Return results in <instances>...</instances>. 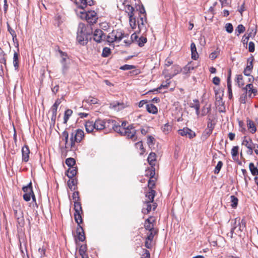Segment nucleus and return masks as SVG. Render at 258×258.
I'll use <instances>...</instances> for the list:
<instances>
[{
    "mask_svg": "<svg viewBox=\"0 0 258 258\" xmlns=\"http://www.w3.org/2000/svg\"><path fill=\"white\" fill-rule=\"evenodd\" d=\"M156 194V192L155 190L149 189V191H147L145 194V201L154 202V199Z\"/></svg>",
    "mask_w": 258,
    "mask_h": 258,
    "instance_id": "4be33fe9",
    "label": "nucleus"
},
{
    "mask_svg": "<svg viewBox=\"0 0 258 258\" xmlns=\"http://www.w3.org/2000/svg\"><path fill=\"white\" fill-rule=\"evenodd\" d=\"M122 5L124 6L122 10L127 14L129 18V23L130 26L133 29H135L137 27L136 19L135 17V9L131 5L127 4L126 1L122 3Z\"/></svg>",
    "mask_w": 258,
    "mask_h": 258,
    "instance_id": "7ed1b4c3",
    "label": "nucleus"
},
{
    "mask_svg": "<svg viewBox=\"0 0 258 258\" xmlns=\"http://www.w3.org/2000/svg\"><path fill=\"white\" fill-rule=\"evenodd\" d=\"M255 50V45L253 42L250 41L248 44V50L250 52H254Z\"/></svg>",
    "mask_w": 258,
    "mask_h": 258,
    "instance_id": "774afa93",
    "label": "nucleus"
},
{
    "mask_svg": "<svg viewBox=\"0 0 258 258\" xmlns=\"http://www.w3.org/2000/svg\"><path fill=\"white\" fill-rule=\"evenodd\" d=\"M104 123L105 129L108 131L113 130L115 131V127L116 126V122L115 120L111 119L104 120Z\"/></svg>",
    "mask_w": 258,
    "mask_h": 258,
    "instance_id": "aec40b11",
    "label": "nucleus"
},
{
    "mask_svg": "<svg viewBox=\"0 0 258 258\" xmlns=\"http://www.w3.org/2000/svg\"><path fill=\"white\" fill-rule=\"evenodd\" d=\"M161 130L162 132L165 135L168 134L172 130L171 125L169 124V123H165L162 127Z\"/></svg>",
    "mask_w": 258,
    "mask_h": 258,
    "instance_id": "ea45409f",
    "label": "nucleus"
},
{
    "mask_svg": "<svg viewBox=\"0 0 258 258\" xmlns=\"http://www.w3.org/2000/svg\"><path fill=\"white\" fill-rule=\"evenodd\" d=\"M156 221L155 218L153 216H150L148 218L145 220L144 226L147 231H151L152 230L158 229V228L155 227Z\"/></svg>",
    "mask_w": 258,
    "mask_h": 258,
    "instance_id": "f8f14e48",
    "label": "nucleus"
},
{
    "mask_svg": "<svg viewBox=\"0 0 258 258\" xmlns=\"http://www.w3.org/2000/svg\"><path fill=\"white\" fill-rule=\"evenodd\" d=\"M22 161L27 162L29 159L30 150L27 145H25L22 148Z\"/></svg>",
    "mask_w": 258,
    "mask_h": 258,
    "instance_id": "6ab92c4d",
    "label": "nucleus"
},
{
    "mask_svg": "<svg viewBox=\"0 0 258 258\" xmlns=\"http://www.w3.org/2000/svg\"><path fill=\"white\" fill-rule=\"evenodd\" d=\"M7 27H8V31L9 32V33L11 34V35L12 36L13 42L15 43L16 42L17 43V47H18L19 44H18V40L17 39V34H16V32L15 31V30L14 29H13L11 27L10 24L8 23H7Z\"/></svg>",
    "mask_w": 258,
    "mask_h": 258,
    "instance_id": "c85d7f7f",
    "label": "nucleus"
},
{
    "mask_svg": "<svg viewBox=\"0 0 258 258\" xmlns=\"http://www.w3.org/2000/svg\"><path fill=\"white\" fill-rule=\"evenodd\" d=\"M73 111L70 109H67L64 113L63 122L67 123L70 117L72 115Z\"/></svg>",
    "mask_w": 258,
    "mask_h": 258,
    "instance_id": "a19ab883",
    "label": "nucleus"
},
{
    "mask_svg": "<svg viewBox=\"0 0 258 258\" xmlns=\"http://www.w3.org/2000/svg\"><path fill=\"white\" fill-rule=\"evenodd\" d=\"M251 33H249L247 35H244V36L242 37V41L244 45H247L248 43V41L249 40V37L251 36Z\"/></svg>",
    "mask_w": 258,
    "mask_h": 258,
    "instance_id": "4d7b16f0",
    "label": "nucleus"
},
{
    "mask_svg": "<svg viewBox=\"0 0 258 258\" xmlns=\"http://www.w3.org/2000/svg\"><path fill=\"white\" fill-rule=\"evenodd\" d=\"M74 192L72 194V200L74 202V218L76 222H78V220H81V216L83 215V211L81 203V198L80 193L78 191L74 190Z\"/></svg>",
    "mask_w": 258,
    "mask_h": 258,
    "instance_id": "f03ea898",
    "label": "nucleus"
},
{
    "mask_svg": "<svg viewBox=\"0 0 258 258\" xmlns=\"http://www.w3.org/2000/svg\"><path fill=\"white\" fill-rule=\"evenodd\" d=\"M66 163L68 166L71 167H73V166L76 164V161L73 158H69L66 159Z\"/></svg>",
    "mask_w": 258,
    "mask_h": 258,
    "instance_id": "603ef678",
    "label": "nucleus"
},
{
    "mask_svg": "<svg viewBox=\"0 0 258 258\" xmlns=\"http://www.w3.org/2000/svg\"><path fill=\"white\" fill-rule=\"evenodd\" d=\"M247 94L244 92V93L241 95L239 99L241 103H246L247 100Z\"/></svg>",
    "mask_w": 258,
    "mask_h": 258,
    "instance_id": "6e6d98bb",
    "label": "nucleus"
},
{
    "mask_svg": "<svg viewBox=\"0 0 258 258\" xmlns=\"http://www.w3.org/2000/svg\"><path fill=\"white\" fill-rule=\"evenodd\" d=\"M80 17L82 19H85L90 24H93L97 22L98 15L94 11H88L86 12L81 11Z\"/></svg>",
    "mask_w": 258,
    "mask_h": 258,
    "instance_id": "423d86ee",
    "label": "nucleus"
},
{
    "mask_svg": "<svg viewBox=\"0 0 258 258\" xmlns=\"http://www.w3.org/2000/svg\"><path fill=\"white\" fill-rule=\"evenodd\" d=\"M23 191L25 192V194L26 193H31L33 194V191L32 189V183L31 182H30L27 186H24L22 188Z\"/></svg>",
    "mask_w": 258,
    "mask_h": 258,
    "instance_id": "37998d69",
    "label": "nucleus"
},
{
    "mask_svg": "<svg viewBox=\"0 0 258 258\" xmlns=\"http://www.w3.org/2000/svg\"><path fill=\"white\" fill-rule=\"evenodd\" d=\"M235 31L238 33L237 34L238 35L245 31V28L243 25L240 24L236 27Z\"/></svg>",
    "mask_w": 258,
    "mask_h": 258,
    "instance_id": "5fc2aeb1",
    "label": "nucleus"
},
{
    "mask_svg": "<svg viewBox=\"0 0 258 258\" xmlns=\"http://www.w3.org/2000/svg\"><path fill=\"white\" fill-rule=\"evenodd\" d=\"M85 137L84 132L81 129L73 131L70 134L67 130H64L61 134L62 141L64 143L63 150L66 154L68 151H75L78 148V144L80 143Z\"/></svg>",
    "mask_w": 258,
    "mask_h": 258,
    "instance_id": "f257e3e1",
    "label": "nucleus"
},
{
    "mask_svg": "<svg viewBox=\"0 0 258 258\" xmlns=\"http://www.w3.org/2000/svg\"><path fill=\"white\" fill-rule=\"evenodd\" d=\"M111 53V50L108 47H104L103 49L102 56L104 57H108Z\"/></svg>",
    "mask_w": 258,
    "mask_h": 258,
    "instance_id": "3c124183",
    "label": "nucleus"
},
{
    "mask_svg": "<svg viewBox=\"0 0 258 258\" xmlns=\"http://www.w3.org/2000/svg\"><path fill=\"white\" fill-rule=\"evenodd\" d=\"M157 207V204L154 202H144V207L142 209V212L144 214H148L151 210L154 211Z\"/></svg>",
    "mask_w": 258,
    "mask_h": 258,
    "instance_id": "ddd939ff",
    "label": "nucleus"
},
{
    "mask_svg": "<svg viewBox=\"0 0 258 258\" xmlns=\"http://www.w3.org/2000/svg\"><path fill=\"white\" fill-rule=\"evenodd\" d=\"M86 37V34L83 33V34H80L79 33H77V39L78 41L81 44H84V39Z\"/></svg>",
    "mask_w": 258,
    "mask_h": 258,
    "instance_id": "09e8293b",
    "label": "nucleus"
},
{
    "mask_svg": "<svg viewBox=\"0 0 258 258\" xmlns=\"http://www.w3.org/2000/svg\"><path fill=\"white\" fill-rule=\"evenodd\" d=\"M58 51L59 53L60 56L61 57V63L66 62L67 59L68 58L67 53L65 52L62 51L59 48L58 49Z\"/></svg>",
    "mask_w": 258,
    "mask_h": 258,
    "instance_id": "49530a36",
    "label": "nucleus"
},
{
    "mask_svg": "<svg viewBox=\"0 0 258 258\" xmlns=\"http://www.w3.org/2000/svg\"><path fill=\"white\" fill-rule=\"evenodd\" d=\"M138 36L137 35L136 33H134L131 35L130 40H132V43L134 42L136 43L138 41Z\"/></svg>",
    "mask_w": 258,
    "mask_h": 258,
    "instance_id": "69168bd1",
    "label": "nucleus"
},
{
    "mask_svg": "<svg viewBox=\"0 0 258 258\" xmlns=\"http://www.w3.org/2000/svg\"><path fill=\"white\" fill-rule=\"evenodd\" d=\"M249 169L253 176L258 175V168L253 163L251 162L249 164Z\"/></svg>",
    "mask_w": 258,
    "mask_h": 258,
    "instance_id": "4c0bfd02",
    "label": "nucleus"
},
{
    "mask_svg": "<svg viewBox=\"0 0 258 258\" xmlns=\"http://www.w3.org/2000/svg\"><path fill=\"white\" fill-rule=\"evenodd\" d=\"M144 253L143 254L141 258H150V253L148 250L144 249Z\"/></svg>",
    "mask_w": 258,
    "mask_h": 258,
    "instance_id": "338daca9",
    "label": "nucleus"
},
{
    "mask_svg": "<svg viewBox=\"0 0 258 258\" xmlns=\"http://www.w3.org/2000/svg\"><path fill=\"white\" fill-rule=\"evenodd\" d=\"M147 39L146 37L141 36L139 38L137 44L140 47L144 46L145 44L147 42Z\"/></svg>",
    "mask_w": 258,
    "mask_h": 258,
    "instance_id": "a18cd8bd",
    "label": "nucleus"
},
{
    "mask_svg": "<svg viewBox=\"0 0 258 258\" xmlns=\"http://www.w3.org/2000/svg\"><path fill=\"white\" fill-rule=\"evenodd\" d=\"M230 200H231V202L232 203L231 205V207L233 208H236L238 205V200L237 198H236L234 196H231L230 197Z\"/></svg>",
    "mask_w": 258,
    "mask_h": 258,
    "instance_id": "de8ad7c7",
    "label": "nucleus"
},
{
    "mask_svg": "<svg viewBox=\"0 0 258 258\" xmlns=\"http://www.w3.org/2000/svg\"><path fill=\"white\" fill-rule=\"evenodd\" d=\"M117 127L118 130L117 129V130L119 131V134L121 135L125 136L126 138L131 140L133 142H135L138 140L137 131L133 124L127 126L126 128Z\"/></svg>",
    "mask_w": 258,
    "mask_h": 258,
    "instance_id": "20e7f679",
    "label": "nucleus"
},
{
    "mask_svg": "<svg viewBox=\"0 0 258 258\" xmlns=\"http://www.w3.org/2000/svg\"><path fill=\"white\" fill-rule=\"evenodd\" d=\"M226 30L229 33H231L233 32V28L231 23H227L225 26Z\"/></svg>",
    "mask_w": 258,
    "mask_h": 258,
    "instance_id": "680f3d73",
    "label": "nucleus"
},
{
    "mask_svg": "<svg viewBox=\"0 0 258 258\" xmlns=\"http://www.w3.org/2000/svg\"><path fill=\"white\" fill-rule=\"evenodd\" d=\"M242 90L247 94L249 98L255 96L257 93V90L253 88V84L251 83L247 84L242 88Z\"/></svg>",
    "mask_w": 258,
    "mask_h": 258,
    "instance_id": "4468645a",
    "label": "nucleus"
},
{
    "mask_svg": "<svg viewBox=\"0 0 258 258\" xmlns=\"http://www.w3.org/2000/svg\"><path fill=\"white\" fill-rule=\"evenodd\" d=\"M93 39L97 43L101 42L105 39L103 31L100 29H96L93 34Z\"/></svg>",
    "mask_w": 258,
    "mask_h": 258,
    "instance_id": "a211bd4d",
    "label": "nucleus"
},
{
    "mask_svg": "<svg viewBox=\"0 0 258 258\" xmlns=\"http://www.w3.org/2000/svg\"><path fill=\"white\" fill-rule=\"evenodd\" d=\"M247 61V66L244 69L243 74L245 76H249L253 69L252 59L250 61L248 59Z\"/></svg>",
    "mask_w": 258,
    "mask_h": 258,
    "instance_id": "b1692460",
    "label": "nucleus"
},
{
    "mask_svg": "<svg viewBox=\"0 0 258 258\" xmlns=\"http://www.w3.org/2000/svg\"><path fill=\"white\" fill-rule=\"evenodd\" d=\"M157 180V177L149 178L148 182V187L149 189L154 190V188L155 187Z\"/></svg>",
    "mask_w": 258,
    "mask_h": 258,
    "instance_id": "c9c22d12",
    "label": "nucleus"
},
{
    "mask_svg": "<svg viewBox=\"0 0 258 258\" xmlns=\"http://www.w3.org/2000/svg\"><path fill=\"white\" fill-rule=\"evenodd\" d=\"M235 82L237 84L239 87H242L245 85L244 78L241 74L236 75Z\"/></svg>",
    "mask_w": 258,
    "mask_h": 258,
    "instance_id": "72a5a7b5",
    "label": "nucleus"
},
{
    "mask_svg": "<svg viewBox=\"0 0 258 258\" xmlns=\"http://www.w3.org/2000/svg\"><path fill=\"white\" fill-rule=\"evenodd\" d=\"M191 108H193L196 110V113L198 116L200 115V102L198 99H195L193 100V103H191L189 105Z\"/></svg>",
    "mask_w": 258,
    "mask_h": 258,
    "instance_id": "393cba45",
    "label": "nucleus"
},
{
    "mask_svg": "<svg viewBox=\"0 0 258 258\" xmlns=\"http://www.w3.org/2000/svg\"><path fill=\"white\" fill-rule=\"evenodd\" d=\"M169 81V80H167L165 83L162 84L158 88L155 89L154 90L158 91V90L161 89L162 88H167L169 86L170 83V82Z\"/></svg>",
    "mask_w": 258,
    "mask_h": 258,
    "instance_id": "bf43d9fd",
    "label": "nucleus"
},
{
    "mask_svg": "<svg viewBox=\"0 0 258 258\" xmlns=\"http://www.w3.org/2000/svg\"><path fill=\"white\" fill-rule=\"evenodd\" d=\"M38 252L39 253L40 256L41 258H42L45 256L46 249L43 246L42 247H40L38 249Z\"/></svg>",
    "mask_w": 258,
    "mask_h": 258,
    "instance_id": "0e129e2a",
    "label": "nucleus"
},
{
    "mask_svg": "<svg viewBox=\"0 0 258 258\" xmlns=\"http://www.w3.org/2000/svg\"><path fill=\"white\" fill-rule=\"evenodd\" d=\"M247 125L248 129L249 130L250 132L252 134H254L255 133L256 131V127L254 123V122L251 120H247Z\"/></svg>",
    "mask_w": 258,
    "mask_h": 258,
    "instance_id": "f704fd0d",
    "label": "nucleus"
},
{
    "mask_svg": "<svg viewBox=\"0 0 258 258\" xmlns=\"http://www.w3.org/2000/svg\"><path fill=\"white\" fill-rule=\"evenodd\" d=\"M76 5L79 8L84 10L87 6H92L95 2L93 0H75Z\"/></svg>",
    "mask_w": 258,
    "mask_h": 258,
    "instance_id": "f3484780",
    "label": "nucleus"
},
{
    "mask_svg": "<svg viewBox=\"0 0 258 258\" xmlns=\"http://www.w3.org/2000/svg\"><path fill=\"white\" fill-rule=\"evenodd\" d=\"M19 53L18 52H15L13 56V64L15 67V69L16 70H18L19 68Z\"/></svg>",
    "mask_w": 258,
    "mask_h": 258,
    "instance_id": "e433bc0d",
    "label": "nucleus"
},
{
    "mask_svg": "<svg viewBox=\"0 0 258 258\" xmlns=\"http://www.w3.org/2000/svg\"><path fill=\"white\" fill-rule=\"evenodd\" d=\"M145 175L149 177V178L156 177L155 166H151L150 168H148V169L146 170Z\"/></svg>",
    "mask_w": 258,
    "mask_h": 258,
    "instance_id": "7c9ffc66",
    "label": "nucleus"
},
{
    "mask_svg": "<svg viewBox=\"0 0 258 258\" xmlns=\"http://www.w3.org/2000/svg\"><path fill=\"white\" fill-rule=\"evenodd\" d=\"M239 147L238 146H234L231 149V155L233 159H235V157L238 155Z\"/></svg>",
    "mask_w": 258,
    "mask_h": 258,
    "instance_id": "8fccbe9b",
    "label": "nucleus"
},
{
    "mask_svg": "<svg viewBox=\"0 0 258 258\" xmlns=\"http://www.w3.org/2000/svg\"><path fill=\"white\" fill-rule=\"evenodd\" d=\"M146 110L149 113L153 114H156L158 113L157 107L152 103L147 104L146 105Z\"/></svg>",
    "mask_w": 258,
    "mask_h": 258,
    "instance_id": "bb28decb",
    "label": "nucleus"
},
{
    "mask_svg": "<svg viewBox=\"0 0 258 258\" xmlns=\"http://www.w3.org/2000/svg\"><path fill=\"white\" fill-rule=\"evenodd\" d=\"M190 49L191 52V58L194 60H196L199 57V54L197 51L196 44L194 42L191 43Z\"/></svg>",
    "mask_w": 258,
    "mask_h": 258,
    "instance_id": "2f4dec72",
    "label": "nucleus"
},
{
    "mask_svg": "<svg viewBox=\"0 0 258 258\" xmlns=\"http://www.w3.org/2000/svg\"><path fill=\"white\" fill-rule=\"evenodd\" d=\"M228 88V97L230 99L232 98V85L231 83L228 82V84H227Z\"/></svg>",
    "mask_w": 258,
    "mask_h": 258,
    "instance_id": "052dcab7",
    "label": "nucleus"
},
{
    "mask_svg": "<svg viewBox=\"0 0 258 258\" xmlns=\"http://www.w3.org/2000/svg\"><path fill=\"white\" fill-rule=\"evenodd\" d=\"M197 66L196 65L195 63L190 61L188 62L185 67L181 70L180 68L177 66H174L172 68L175 70L174 73L170 75V78L173 77L174 76L178 74L180 71H181L183 74L186 75L187 76H189L191 71L197 68Z\"/></svg>",
    "mask_w": 258,
    "mask_h": 258,
    "instance_id": "39448f33",
    "label": "nucleus"
},
{
    "mask_svg": "<svg viewBox=\"0 0 258 258\" xmlns=\"http://www.w3.org/2000/svg\"><path fill=\"white\" fill-rule=\"evenodd\" d=\"M232 221H233V224L230 232V236L231 238L233 237L234 230L236 229L237 226H239V230L241 232L243 231V230L246 228V221L244 218H243L240 221V218H236L233 220H232Z\"/></svg>",
    "mask_w": 258,
    "mask_h": 258,
    "instance_id": "1a4fd4ad",
    "label": "nucleus"
},
{
    "mask_svg": "<svg viewBox=\"0 0 258 258\" xmlns=\"http://www.w3.org/2000/svg\"><path fill=\"white\" fill-rule=\"evenodd\" d=\"M104 120L98 119L94 122V125L95 130L96 131H101L105 129V125L104 124Z\"/></svg>",
    "mask_w": 258,
    "mask_h": 258,
    "instance_id": "a878e982",
    "label": "nucleus"
},
{
    "mask_svg": "<svg viewBox=\"0 0 258 258\" xmlns=\"http://www.w3.org/2000/svg\"><path fill=\"white\" fill-rule=\"evenodd\" d=\"M135 66L133 65L124 64L120 67V69L122 70H130L132 69H135Z\"/></svg>",
    "mask_w": 258,
    "mask_h": 258,
    "instance_id": "13d9d810",
    "label": "nucleus"
},
{
    "mask_svg": "<svg viewBox=\"0 0 258 258\" xmlns=\"http://www.w3.org/2000/svg\"><path fill=\"white\" fill-rule=\"evenodd\" d=\"M81 220H78V222H76L78 224V226L76 229V237L75 238V240L77 241V240L80 241H84L86 239V236L85 234V232L83 227L81 226V224L83 223V218L82 216H81Z\"/></svg>",
    "mask_w": 258,
    "mask_h": 258,
    "instance_id": "9b49d317",
    "label": "nucleus"
},
{
    "mask_svg": "<svg viewBox=\"0 0 258 258\" xmlns=\"http://www.w3.org/2000/svg\"><path fill=\"white\" fill-rule=\"evenodd\" d=\"M57 108L53 105L51 106V109H50V110L52 112L51 119L53 122H55V121L56 120V114H57Z\"/></svg>",
    "mask_w": 258,
    "mask_h": 258,
    "instance_id": "c03bdc74",
    "label": "nucleus"
},
{
    "mask_svg": "<svg viewBox=\"0 0 258 258\" xmlns=\"http://www.w3.org/2000/svg\"><path fill=\"white\" fill-rule=\"evenodd\" d=\"M125 37L124 33L121 31L113 30L112 32L108 34L106 37V41L109 43H113L114 41L119 42Z\"/></svg>",
    "mask_w": 258,
    "mask_h": 258,
    "instance_id": "6e6552de",
    "label": "nucleus"
},
{
    "mask_svg": "<svg viewBox=\"0 0 258 258\" xmlns=\"http://www.w3.org/2000/svg\"><path fill=\"white\" fill-rule=\"evenodd\" d=\"M159 229L152 230L148 231L146 233L147 236L145 238V246L148 249H151L152 247V242L154 236L157 235Z\"/></svg>",
    "mask_w": 258,
    "mask_h": 258,
    "instance_id": "9d476101",
    "label": "nucleus"
},
{
    "mask_svg": "<svg viewBox=\"0 0 258 258\" xmlns=\"http://www.w3.org/2000/svg\"><path fill=\"white\" fill-rule=\"evenodd\" d=\"M147 160L151 166H155L156 161V154L153 152L150 153L148 157Z\"/></svg>",
    "mask_w": 258,
    "mask_h": 258,
    "instance_id": "cd10ccee",
    "label": "nucleus"
},
{
    "mask_svg": "<svg viewBox=\"0 0 258 258\" xmlns=\"http://www.w3.org/2000/svg\"><path fill=\"white\" fill-rule=\"evenodd\" d=\"M84 101L90 104H96L98 103L99 100L96 98L89 96L84 100Z\"/></svg>",
    "mask_w": 258,
    "mask_h": 258,
    "instance_id": "58836bf2",
    "label": "nucleus"
},
{
    "mask_svg": "<svg viewBox=\"0 0 258 258\" xmlns=\"http://www.w3.org/2000/svg\"><path fill=\"white\" fill-rule=\"evenodd\" d=\"M87 249L88 247L86 244H82L80 246L78 252L81 258H89Z\"/></svg>",
    "mask_w": 258,
    "mask_h": 258,
    "instance_id": "412c9836",
    "label": "nucleus"
},
{
    "mask_svg": "<svg viewBox=\"0 0 258 258\" xmlns=\"http://www.w3.org/2000/svg\"><path fill=\"white\" fill-rule=\"evenodd\" d=\"M147 16L145 8L142 7L140 9L139 13V16L136 20L137 26H138L139 32L142 30L146 29V24L147 23Z\"/></svg>",
    "mask_w": 258,
    "mask_h": 258,
    "instance_id": "0eeeda50",
    "label": "nucleus"
},
{
    "mask_svg": "<svg viewBox=\"0 0 258 258\" xmlns=\"http://www.w3.org/2000/svg\"><path fill=\"white\" fill-rule=\"evenodd\" d=\"M135 147L140 150V154L143 155L145 152V149L144 148L143 142L139 141L135 144Z\"/></svg>",
    "mask_w": 258,
    "mask_h": 258,
    "instance_id": "79ce46f5",
    "label": "nucleus"
},
{
    "mask_svg": "<svg viewBox=\"0 0 258 258\" xmlns=\"http://www.w3.org/2000/svg\"><path fill=\"white\" fill-rule=\"evenodd\" d=\"M94 122L92 121H87L85 123V128L86 131L90 133L92 132L95 130V126L94 125Z\"/></svg>",
    "mask_w": 258,
    "mask_h": 258,
    "instance_id": "473e14b6",
    "label": "nucleus"
},
{
    "mask_svg": "<svg viewBox=\"0 0 258 258\" xmlns=\"http://www.w3.org/2000/svg\"><path fill=\"white\" fill-rule=\"evenodd\" d=\"M242 145L245 146L248 150L249 153L252 154L253 148H255V145L253 143L252 140L247 137L245 136L242 142Z\"/></svg>",
    "mask_w": 258,
    "mask_h": 258,
    "instance_id": "dca6fc26",
    "label": "nucleus"
},
{
    "mask_svg": "<svg viewBox=\"0 0 258 258\" xmlns=\"http://www.w3.org/2000/svg\"><path fill=\"white\" fill-rule=\"evenodd\" d=\"M178 133L181 136L188 137L190 139L196 136L195 132L188 127H184L183 129L179 130Z\"/></svg>",
    "mask_w": 258,
    "mask_h": 258,
    "instance_id": "2eb2a0df",
    "label": "nucleus"
},
{
    "mask_svg": "<svg viewBox=\"0 0 258 258\" xmlns=\"http://www.w3.org/2000/svg\"><path fill=\"white\" fill-rule=\"evenodd\" d=\"M77 173V168L76 167H70L67 170V176L69 178H74Z\"/></svg>",
    "mask_w": 258,
    "mask_h": 258,
    "instance_id": "c756f323",
    "label": "nucleus"
},
{
    "mask_svg": "<svg viewBox=\"0 0 258 258\" xmlns=\"http://www.w3.org/2000/svg\"><path fill=\"white\" fill-rule=\"evenodd\" d=\"M210 107H208L207 108H206L205 106L203 107V108L202 109L201 116H203L206 115L207 113H208L210 112Z\"/></svg>",
    "mask_w": 258,
    "mask_h": 258,
    "instance_id": "e2e57ef3",
    "label": "nucleus"
},
{
    "mask_svg": "<svg viewBox=\"0 0 258 258\" xmlns=\"http://www.w3.org/2000/svg\"><path fill=\"white\" fill-rule=\"evenodd\" d=\"M223 162L221 161H219L216 166L215 167V170H214V173L215 174H218L221 169V168L223 166Z\"/></svg>",
    "mask_w": 258,
    "mask_h": 258,
    "instance_id": "864d4df0",
    "label": "nucleus"
},
{
    "mask_svg": "<svg viewBox=\"0 0 258 258\" xmlns=\"http://www.w3.org/2000/svg\"><path fill=\"white\" fill-rule=\"evenodd\" d=\"M78 180L76 178H70L68 181V185L69 188L72 190H76L77 187Z\"/></svg>",
    "mask_w": 258,
    "mask_h": 258,
    "instance_id": "5701e85b",
    "label": "nucleus"
}]
</instances>
